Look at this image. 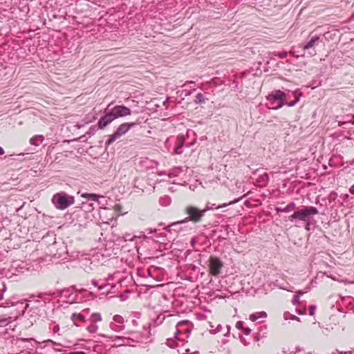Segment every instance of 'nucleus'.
<instances>
[{
	"instance_id": "f257e3e1",
	"label": "nucleus",
	"mask_w": 354,
	"mask_h": 354,
	"mask_svg": "<svg viewBox=\"0 0 354 354\" xmlns=\"http://www.w3.org/2000/svg\"><path fill=\"white\" fill-rule=\"evenodd\" d=\"M52 203L57 209L64 210L75 203V198L73 196L62 192L53 196Z\"/></svg>"
},
{
	"instance_id": "f03ea898",
	"label": "nucleus",
	"mask_w": 354,
	"mask_h": 354,
	"mask_svg": "<svg viewBox=\"0 0 354 354\" xmlns=\"http://www.w3.org/2000/svg\"><path fill=\"white\" fill-rule=\"evenodd\" d=\"M318 213V210L315 207H305L304 209L297 210L295 212L290 216V219L292 220H299L304 221L306 223V227L309 225L310 216L312 215L317 214Z\"/></svg>"
},
{
	"instance_id": "7ed1b4c3",
	"label": "nucleus",
	"mask_w": 354,
	"mask_h": 354,
	"mask_svg": "<svg viewBox=\"0 0 354 354\" xmlns=\"http://www.w3.org/2000/svg\"><path fill=\"white\" fill-rule=\"evenodd\" d=\"M212 209V207H209V203L206 204L203 210H200L194 206H188L185 208V212L188 215L187 220L192 221L193 222H198L204 216V214Z\"/></svg>"
},
{
	"instance_id": "20e7f679",
	"label": "nucleus",
	"mask_w": 354,
	"mask_h": 354,
	"mask_svg": "<svg viewBox=\"0 0 354 354\" xmlns=\"http://www.w3.org/2000/svg\"><path fill=\"white\" fill-rule=\"evenodd\" d=\"M135 125L136 122H124L121 124L118 127L115 133L109 137V139L107 140L106 145H110L115 140H116L120 137L127 133L129 131V129L134 127Z\"/></svg>"
},
{
	"instance_id": "39448f33",
	"label": "nucleus",
	"mask_w": 354,
	"mask_h": 354,
	"mask_svg": "<svg viewBox=\"0 0 354 354\" xmlns=\"http://www.w3.org/2000/svg\"><path fill=\"white\" fill-rule=\"evenodd\" d=\"M286 95L284 92L281 90H275L268 95L267 97V100L272 104H274L275 101H279V104L272 107V109L277 110L281 109L283 106H284V99Z\"/></svg>"
},
{
	"instance_id": "423d86ee",
	"label": "nucleus",
	"mask_w": 354,
	"mask_h": 354,
	"mask_svg": "<svg viewBox=\"0 0 354 354\" xmlns=\"http://www.w3.org/2000/svg\"><path fill=\"white\" fill-rule=\"evenodd\" d=\"M209 274L216 277L223 268V262L217 257L210 256L208 260Z\"/></svg>"
},
{
	"instance_id": "0eeeda50",
	"label": "nucleus",
	"mask_w": 354,
	"mask_h": 354,
	"mask_svg": "<svg viewBox=\"0 0 354 354\" xmlns=\"http://www.w3.org/2000/svg\"><path fill=\"white\" fill-rule=\"evenodd\" d=\"M113 115L115 119L118 118L126 117L131 114V111L128 107L124 105H118L114 106L111 110Z\"/></svg>"
},
{
	"instance_id": "6e6552de",
	"label": "nucleus",
	"mask_w": 354,
	"mask_h": 354,
	"mask_svg": "<svg viewBox=\"0 0 354 354\" xmlns=\"http://www.w3.org/2000/svg\"><path fill=\"white\" fill-rule=\"evenodd\" d=\"M114 120L115 119L111 111H105V115L98 121V128L100 129H104Z\"/></svg>"
},
{
	"instance_id": "1a4fd4ad",
	"label": "nucleus",
	"mask_w": 354,
	"mask_h": 354,
	"mask_svg": "<svg viewBox=\"0 0 354 354\" xmlns=\"http://www.w3.org/2000/svg\"><path fill=\"white\" fill-rule=\"evenodd\" d=\"M44 140V137L42 135L35 136L30 140V143L34 146H39L41 142Z\"/></svg>"
},
{
	"instance_id": "9d476101",
	"label": "nucleus",
	"mask_w": 354,
	"mask_h": 354,
	"mask_svg": "<svg viewBox=\"0 0 354 354\" xmlns=\"http://www.w3.org/2000/svg\"><path fill=\"white\" fill-rule=\"evenodd\" d=\"M267 317V314L264 311L258 312L250 315V319L252 322H254L259 319H265Z\"/></svg>"
},
{
	"instance_id": "9b49d317",
	"label": "nucleus",
	"mask_w": 354,
	"mask_h": 354,
	"mask_svg": "<svg viewBox=\"0 0 354 354\" xmlns=\"http://www.w3.org/2000/svg\"><path fill=\"white\" fill-rule=\"evenodd\" d=\"M319 39V37L317 36L312 37L310 40L304 46V49L307 50L313 47Z\"/></svg>"
},
{
	"instance_id": "f8f14e48",
	"label": "nucleus",
	"mask_w": 354,
	"mask_h": 354,
	"mask_svg": "<svg viewBox=\"0 0 354 354\" xmlns=\"http://www.w3.org/2000/svg\"><path fill=\"white\" fill-rule=\"evenodd\" d=\"M295 207V203H291L288 204L287 206H285L284 208L277 207L276 209L277 212H288L289 210L294 209Z\"/></svg>"
},
{
	"instance_id": "ddd939ff",
	"label": "nucleus",
	"mask_w": 354,
	"mask_h": 354,
	"mask_svg": "<svg viewBox=\"0 0 354 354\" xmlns=\"http://www.w3.org/2000/svg\"><path fill=\"white\" fill-rule=\"evenodd\" d=\"M182 170L183 168L180 167H174L167 175L169 178H173L178 176V173Z\"/></svg>"
},
{
	"instance_id": "4468645a",
	"label": "nucleus",
	"mask_w": 354,
	"mask_h": 354,
	"mask_svg": "<svg viewBox=\"0 0 354 354\" xmlns=\"http://www.w3.org/2000/svg\"><path fill=\"white\" fill-rule=\"evenodd\" d=\"M209 326H210V329H209V331L212 334H216L217 333H218L219 331H221V328H222V326L221 325L218 324L215 328H214V325L212 323V322H209Z\"/></svg>"
},
{
	"instance_id": "2eb2a0df",
	"label": "nucleus",
	"mask_w": 354,
	"mask_h": 354,
	"mask_svg": "<svg viewBox=\"0 0 354 354\" xmlns=\"http://www.w3.org/2000/svg\"><path fill=\"white\" fill-rule=\"evenodd\" d=\"M95 322H93L87 326L86 330L90 333H95L98 330V326L95 324H94Z\"/></svg>"
},
{
	"instance_id": "dca6fc26",
	"label": "nucleus",
	"mask_w": 354,
	"mask_h": 354,
	"mask_svg": "<svg viewBox=\"0 0 354 354\" xmlns=\"http://www.w3.org/2000/svg\"><path fill=\"white\" fill-rule=\"evenodd\" d=\"M239 201V200L238 199V200H236V201H232V202L229 203V204L224 203V204H223V205H218V206H216V207H214V206H215V205H214V204H212V205H210V203H209V207H212V209H220V208L225 207H226L227 205H231V204L236 203H237Z\"/></svg>"
},
{
	"instance_id": "f3484780",
	"label": "nucleus",
	"mask_w": 354,
	"mask_h": 354,
	"mask_svg": "<svg viewBox=\"0 0 354 354\" xmlns=\"http://www.w3.org/2000/svg\"><path fill=\"white\" fill-rule=\"evenodd\" d=\"M91 319H93L92 320L93 322H99L102 320V317L100 313H95L92 314Z\"/></svg>"
},
{
	"instance_id": "a211bd4d",
	"label": "nucleus",
	"mask_w": 354,
	"mask_h": 354,
	"mask_svg": "<svg viewBox=\"0 0 354 354\" xmlns=\"http://www.w3.org/2000/svg\"><path fill=\"white\" fill-rule=\"evenodd\" d=\"M113 320L115 322L118 324H122L124 322V319L122 316L119 315H116L113 317Z\"/></svg>"
},
{
	"instance_id": "6ab92c4d",
	"label": "nucleus",
	"mask_w": 354,
	"mask_h": 354,
	"mask_svg": "<svg viewBox=\"0 0 354 354\" xmlns=\"http://www.w3.org/2000/svg\"><path fill=\"white\" fill-rule=\"evenodd\" d=\"M284 318L286 319H290L299 320V318L297 317H296L295 315H290L288 313H286L284 314Z\"/></svg>"
},
{
	"instance_id": "aec40b11",
	"label": "nucleus",
	"mask_w": 354,
	"mask_h": 354,
	"mask_svg": "<svg viewBox=\"0 0 354 354\" xmlns=\"http://www.w3.org/2000/svg\"><path fill=\"white\" fill-rule=\"evenodd\" d=\"M196 100L198 102H205V100H204V97H203V95L202 93H198L196 95Z\"/></svg>"
},
{
	"instance_id": "412c9836",
	"label": "nucleus",
	"mask_w": 354,
	"mask_h": 354,
	"mask_svg": "<svg viewBox=\"0 0 354 354\" xmlns=\"http://www.w3.org/2000/svg\"><path fill=\"white\" fill-rule=\"evenodd\" d=\"M292 95L295 97L294 100H296V96H299V98L302 95V93L297 89L292 92Z\"/></svg>"
},
{
	"instance_id": "4be33fe9",
	"label": "nucleus",
	"mask_w": 354,
	"mask_h": 354,
	"mask_svg": "<svg viewBox=\"0 0 354 354\" xmlns=\"http://www.w3.org/2000/svg\"><path fill=\"white\" fill-rule=\"evenodd\" d=\"M99 198H100L99 195H97L95 194H91V195H89V198L88 199H91V200L94 201H97Z\"/></svg>"
},
{
	"instance_id": "5701e85b",
	"label": "nucleus",
	"mask_w": 354,
	"mask_h": 354,
	"mask_svg": "<svg viewBox=\"0 0 354 354\" xmlns=\"http://www.w3.org/2000/svg\"><path fill=\"white\" fill-rule=\"evenodd\" d=\"M299 102V96H296V100L292 101L288 104L289 107L294 106Z\"/></svg>"
},
{
	"instance_id": "b1692460",
	"label": "nucleus",
	"mask_w": 354,
	"mask_h": 354,
	"mask_svg": "<svg viewBox=\"0 0 354 354\" xmlns=\"http://www.w3.org/2000/svg\"><path fill=\"white\" fill-rule=\"evenodd\" d=\"M114 339H118V340H120L121 342L118 344L119 346H124V345H127V344L124 342V339H122L119 336H115L114 337Z\"/></svg>"
},
{
	"instance_id": "393cba45",
	"label": "nucleus",
	"mask_w": 354,
	"mask_h": 354,
	"mask_svg": "<svg viewBox=\"0 0 354 354\" xmlns=\"http://www.w3.org/2000/svg\"><path fill=\"white\" fill-rule=\"evenodd\" d=\"M275 55L278 56L281 59H283L287 55V53L286 52L277 53L275 54Z\"/></svg>"
},
{
	"instance_id": "a878e982",
	"label": "nucleus",
	"mask_w": 354,
	"mask_h": 354,
	"mask_svg": "<svg viewBox=\"0 0 354 354\" xmlns=\"http://www.w3.org/2000/svg\"><path fill=\"white\" fill-rule=\"evenodd\" d=\"M10 317H8V318L0 317V324H7V323L10 322Z\"/></svg>"
},
{
	"instance_id": "bb28decb",
	"label": "nucleus",
	"mask_w": 354,
	"mask_h": 354,
	"mask_svg": "<svg viewBox=\"0 0 354 354\" xmlns=\"http://www.w3.org/2000/svg\"><path fill=\"white\" fill-rule=\"evenodd\" d=\"M75 316H77V318L79 319H80L81 321H82L84 322H85V318H84V317L82 315H81V314H77V315L74 314L72 317L73 318Z\"/></svg>"
},
{
	"instance_id": "cd10ccee",
	"label": "nucleus",
	"mask_w": 354,
	"mask_h": 354,
	"mask_svg": "<svg viewBox=\"0 0 354 354\" xmlns=\"http://www.w3.org/2000/svg\"><path fill=\"white\" fill-rule=\"evenodd\" d=\"M2 286H3V288H2V292L0 294V300L3 299V293L6 290V287L5 284L2 283Z\"/></svg>"
},
{
	"instance_id": "c85d7f7f",
	"label": "nucleus",
	"mask_w": 354,
	"mask_h": 354,
	"mask_svg": "<svg viewBox=\"0 0 354 354\" xmlns=\"http://www.w3.org/2000/svg\"><path fill=\"white\" fill-rule=\"evenodd\" d=\"M236 327L238 329L243 330V328H244V327L243 326V322H238L236 324Z\"/></svg>"
},
{
	"instance_id": "c756f323",
	"label": "nucleus",
	"mask_w": 354,
	"mask_h": 354,
	"mask_svg": "<svg viewBox=\"0 0 354 354\" xmlns=\"http://www.w3.org/2000/svg\"><path fill=\"white\" fill-rule=\"evenodd\" d=\"M181 147H182V145H179L178 147L176 148L175 153L176 154H181L182 153V151H180V149H179L180 148H181Z\"/></svg>"
},
{
	"instance_id": "7c9ffc66",
	"label": "nucleus",
	"mask_w": 354,
	"mask_h": 354,
	"mask_svg": "<svg viewBox=\"0 0 354 354\" xmlns=\"http://www.w3.org/2000/svg\"><path fill=\"white\" fill-rule=\"evenodd\" d=\"M315 306H310V315L311 316H313L315 313Z\"/></svg>"
},
{
	"instance_id": "2f4dec72",
	"label": "nucleus",
	"mask_w": 354,
	"mask_h": 354,
	"mask_svg": "<svg viewBox=\"0 0 354 354\" xmlns=\"http://www.w3.org/2000/svg\"><path fill=\"white\" fill-rule=\"evenodd\" d=\"M243 330L244 331V333L246 335H248L250 333V329L249 328H243Z\"/></svg>"
},
{
	"instance_id": "473e14b6",
	"label": "nucleus",
	"mask_w": 354,
	"mask_h": 354,
	"mask_svg": "<svg viewBox=\"0 0 354 354\" xmlns=\"http://www.w3.org/2000/svg\"><path fill=\"white\" fill-rule=\"evenodd\" d=\"M91 194H87V193H82L81 194V196L86 198H89V195Z\"/></svg>"
},
{
	"instance_id": "72a5a7b5",
	"label": "nucleus",
	"mask_w": 354,
	"mask_h": 354,
	"mask_svg": "<svg viewBox=\"0 0 354 354\" xmlns=\"http://www.w3.org/2000/svg\"><path fill=\"white\" fill-rule=\"evenodd\" d=\"M298 300H299L298 295H295L292 299V303L295 304L298 301Z\"/></svg>"
},
{
	"instance_id": "f704fd0d",
	"label": "nucleus",
	"mask_w": 354,
	"mask_h": 354,
	"mask_svg": "<svg viewBox=\"0 0 354 354\" xmlns=\"http://www.w3.org/2000/svg\"><path fill=\"white\" fill-rule=\"evenodd\" d=\"M124 328L123 326H118L116 328H114L115 330H120Z\"/></svg>"
},
{
	"instance_id": "c9c22d12",
	"label": "nucleus",
	"mask_w": 354,
	"mask_h": 354,
	"mask_svg": "<svg viewBox=\"0 0 354 354\" xmlns=\"http://www.w3.org/2000/svg\"><path fill=\"white\" fill-rule=\"evenodd\" d=\"M59 327L58 326H55L54 327V328H53V331H54V333H57V332H58V331H59Z\"/></svg>"
},
{
	"instance_id": "e433bc0d",
	"label": "nucleus",
	"mask_w": 354,
	"mask_h": 354,
	"mask_svg": "<svg viewBox=\"0 0 354 354\" xmlns=\"http://www.w3.org/2000/svg\"><path fill=\"white\" fill-rule=\"evenodd\" d=\"M188 322L186 321V320H183V321H180L178 323V325H180V324H187Z\"/></svg>"
},
{
	"instance_id": "4c0bfd02",
	"label": "nucleus",
	"mask_w": 354,
	"mask_h": 354,
	"mask_svg": "<svg viewBox=\"0 0 354 354\" xmlns=\"http://www.w3.org/2000/svg\"><path fill=\"white\" fill-rule=\"evenodd\" d=\"M91 283L94 286H97V282L95 281V280H93L91 281Z\"/></svg>"
},
{
	"instance_id": "58836bf2",
	"label": "nucleus",
	"mask_w": 354,
	"mask_h": 354,
	"mask_svg": "<svg viewBox=\"0 0 354 354\" xmlns=\"http://www.w3.org/2000/svg\"><path fill=\"white\" fill-rule=\"evenodd\" d=\"M157 174L158 176H163V175H165V173L163 171H158V172H157Z\"/></svg>"
},
{
	"instance_id": "ea45409f",
	"label": "nucleus",
	"mask_w": 354,
	"mask_h": 354,
	"mask_svg": "<svg viewBox=\"0 0 354 354\" xmlns=\"http://www.w3.org/2000/svg\"><path fill=\"white\" fill-rule=\"evenodd\" d=\"M303 294H304V292H301V290H299V291H297V295H298V297H299L300 295H303Z\"/></svg>"
},
{
	"instance_id": "a19ab883",
	"label": "nucleus",
	"mask_w": 354,
	"mask_h": 354,
	"mask_svg": "<svg viewBox=\"0 0 354 354\" xmlns=\"http://www.w3.org/2000/svg\"><path fill=\"white\" fill-rule=\"evenodd\" d=\"M4 153V150L2 147H0V155H3Z\"/></svg>"
},
{
	"instance_id": "79ce46f5",
	"label": "nucleus",
	"mask_w": 354,
	"mask_h": 354,
	"mask_svg": "<svg viewBox=\"0 0 354 354\" xmlns=\"http://www.w3.org/2000/svg\"><path fill=\"white\" fill-rule=\"evenodd\" d=\"M346 123H347V122H339V126H342V125H344V124H345Z\"/></svg>"
},
{
	"instance_id": "37998d69",
	"label": "nucleus",
	"mask_w": 354,
	"mask_h": 354,
	"mask_svg": "<svg viewBox=\"0 0 354 354\" xmlns=\"http://www.w3.org/2000/svg\"><path fill=\"white\" fill-rule=\"evenodd\" d=\"M71 354H84V352H74V353H72Z\"/></svg>"
},
{
	"instance_id": "c03bdc74",
	"label": "nucleus",
	"mask_w": 354,
	"mask_h": 354,
	"mask_svg": "<svg viewBox=\"0 0 354 354\" xmlns=\"http://www.w3.org/2000/svg\"><path fill=\"white\" fill-rule=\"evenodd\" d=\"M327 277H329V278H330V279H333V280H335V281H338L337 279H335V277H331V276H329V275H328Z\"/></svg>"
},
{
	"instance_id": "a18cd8bd",
	"label": "nucleus",
	"mask_w": 354,
	"mask_h": 354,
	"mask_svg": "<svg viewBox=\"0 0 354 354\" xmlns=\"http://www.w3.org/2000/svg\"><path fill=\"white\" fill-rule=\"evenodd\" d=\"M351 117H352V118H353V120H352V121H351V124H354V115H353Z\"/></svg>"
},
{
	"instance_id": "49530a36",
	"label": "nucleus",
	"mask_w": 354,
	"mask_h": 354,
	"mask_svg": "<svg viewBox=\"0 0 354 354\" xmlns=\"http://www.w3.org/2000/svg\"><path fill=\"white\" fill-rule=\"evenodd\" d=\"M100 290H102L103 287L102 286H97Z\"/></svg>"
},
{
	"instance_id": "de8ad7c7",
	"label": "nucleus",
	"mask_w": 354,
	"mask_h": 354,
	"mask_svg": "<svg viewBox=\"0 0 354 354\" xmlns=\"http://www.w3.org/2000/svg\"><path fill=\"white\" fill-rule=\"evenodd\" d=\"M169 100V97H167V99H166V100H165V103H166V102H168Z\"/></svg>"
},
{
	"instance_id": "09e8293b",
	"label": "nucleus",
	"mask_w": 354,
	"mask_h": 354,
	"mask_svg": "<svg viewBox=\"0 0 354 354\" xmlns=\"http://www.w3.org/2000/svg\"><path fill=\"white\" fill-rule=\"evenodd\" d=\"M344 354H351V352H345Z\"/></svg>"
},
{
	"instance_id": "8fccbe9b",
	"label": "nucleus",
	"mask_w": 354,
	"mask_h": 354,
	"mask_svg": "<svg viewBox=\"0 0 354 354\" xmlns=\"http://www.w3.org/2000/svg\"><path fill=\"white\" fill-rule=\"evenodd\" d=\"M184 222H185L184 221H180V222H178L177 223H184Z\"/></svg>"
},
{
	"instance_id": "3c124183",
	"label": "nucleus",
	"mask_w": 354,
	"mask_h": 354,
	"mask_svg": "<svg viewBox=\"0 0 354 354\" xmlns=\"http://www.w3.org/2000/svg\"><path fill=\"white\" fill-rule=\"evenodd\" d=\"M171 227V225H169L167 227V230L169 231V228Z\"/></svg>"
},
{
	"instance_id": "603ef678",
	"label": "nucleus",
	"mask_w": 354,
	"mask_h": 354,
	"mask_svg": "<svg viewBox=\"0 0 354 354\" xmlns=\"http://www.w3.org/2000/svg\"><path fill=\"white\" fill-rule=\"evenodd\" d=\"M77 127L78 129H80V128L81 127V126H80V125H77Z\"/></svg>"
},
{
	"instance_id": "864d4df0",
	"label": "nucleus",
	"mask_w": 354,
	"mask_h": 354,
	"mask_svg": "<svg viewBox=\"0 0 354 354\" xmlns=\"http://www.w3.org/2000/svg\"><path fill=\"white\" fill-rule=\"evenodd\" d=\"M351 192L354 194V190H351Z\"/></svg>"
},
{
	"instance_id": "5fc2aeb1",
	"label": "nucleus",
	"mask_w": 354,
	"mask_h": 354,
	"mask_svg": "<svg viewBox=\"0 0 354 354\" xmlns=\"http://www.w3.org/2000/svg\"><path fill=\"white\" fill-rule=\"evenodd\" d=\"M0 307H6V306L0 305Z\"/></svg>"
},
{
	"instance_id": "6e6d98bb",
	"label": "nucleus",
	"mask_w": 354,
	"mask_h": 354,
	"mask_svg": "<svg viewBox=\"0 0 354 354\" xmlns=\"http://www.w3.org/2000/svg\"><path fill=\"white\" fill-rule=\"evenodd\" d=\"M339 354H343V353L342 352H339Z\"/></svg>"
}]
</instances>
